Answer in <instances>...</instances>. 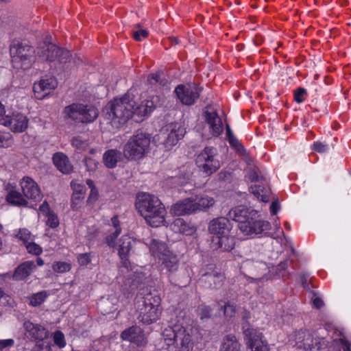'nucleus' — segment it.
<instances>
[{
  "mask_svg": "<svg viewBox=\"0 0 351 351\" xmlns=\"http://www.w3.org/2000/svg\"><path fill=\"white\" fill-rule=\"evenodd\" d=\"M221 309L223 311V314L227 317H232L236 313V306L230 303L221 306Z\"/></svg>",
  "mask_w": 351,
  "mask_h": 351,
  "instance_id": "obj_44",
  "label": "nucleus"
},
{
  "mask_svg": "<svg viewBox=\"0 0 351 351\" xmlns=\"http://www.w3.org/2000/svg\"><path fill=\"white\" fill-rule=\"evenodd\" d=\"M14 345V340L12 339H8L4 340H0V350H3L7 347H11Z\"/></svg>",
  "mask_w": 351,
  "mask_h": 351,
  "instance_id": "obj_57",
  "label": "nucleus"
},
{
  "mask_svg": "<svg viewBox=\"0 0 351 351\" xmlns=\"http://www.w3.org/2000/svg\"><path fill=\"white\" fill-rule=\"evenodd\" d=\"M341 343L343 351H350V343L349 341L341 339Z\"/></svg>",
  "mask_w": 351,
  "mask_h": 351,
  "instance_id": "obj_61",
  "label": "nucleus"
},
{
  "mask_svg": "<svg viewBox=\"0 0 351 351\" xmlns=\"http://www.w3.org/2000/svg\"><path fill=\"white\" fill-rule=\"evenodd\" d=\"M52 159L54 165L62 173L69 174L73 171V166L65 154L60 152L56 153Z\"/></svg>",
  "mask_w": 351,
  "mask_h": 351,
  "instance_id": "obj_26",
  "label": "nucleus"
},
{
  "mask_svg": "<svg viewBox=\"0 0 351 351\" xmlns=\"http://www.w3.org/2000/svg\"><path fill=\"white\" fill-rule=\"evenodd\" d=\"M27 252L34 255H39L42 252L40 246L34 242H28L25 243Z\"/></svg>",
  "mask_w": 351,
  "mask_h": 351,
  "instance_id": "obj_43",
  "label": "nucleus"
},
{
  "mask_svg": "<svg viewBox=\"0 0 351 351\" xmlns=\"http://www.w3.org/2000/svg\"><path fill=\"white\" fill-rule=\"evenodd\" d=\"M313 304L317 308H320L324 306V302L321 298H315L313 300Z\"/></svg>",
  "mask_w": 351,
  "mask_h": 351,
  "instance_id": "obj_60",
  "label": "nucleus"
},
{
  "mask_svg": "<svg viewBox=\"0 0 351 351\" xmlns=\"http://www.w3.org/2000/svg\"><path fill=\"white\" fill-rule=\"evenodd\" d=\"M39 210L43 213H45L46 216L47 215H49V213H53V211H51L50 210V208H49V204L47 203V201H45L40 206L39 208Z\"/></svg>",
  "mask_w": 351,
  "mask_h": 351,
  "instance_id": "obj_58",
  "label": "nucleus"
},
{
  "mask_svg": "<svg viewBox=\"0 0 351 351\" xmlns=\"http://www.w3.org/2000/svg\"><path fill=\"white\" fill-rule=\"evenodd\" d=\"M138 287V281L136 279L132 280V285H130L131 291H133Z\"/></svg>",
  "mask_w": 351,
  "mask_h": 351,
  "instance_id": "obj_63",
  "label": "nucleus"
},
{
  "mask_svg": "<svg viewBox=\"0 0 351 351\" xmlns=\"http://www.w3.org/2000/svg\"><path fill=\"white\" fill-rule=\"evenodd\" d=\"M52 268L55 272L64 273L71 269V266L65 262H57L53 263Z\"/></svg>",
  "mask_w": 351,
  "mask_h": 351,
  "instance_id": "obj_41",
  "label": "nucleus"
},
{
  "mask_svg": "<svg viewBox=\"0 0 351 351\" xmlns=\"http://www.w3.org/2000/svg\"><path fill=\"white\" fill-rule=\"evenodd\" d=\"M162 336L168 351L193 350L191 336L183 327L166 328L162 332Z\"/></svg>",
  "mask_w": 351,
  "mask_h": 351,
  "instance_id": "obj_6",
  "label": "nucleus"
},
{
  "mask_svg": "<svg viewBox=\"0 0 351 351\" xmlns=\"http://www.w3.org/2000/svg\"><path fill=\"white\" fill-rule=\"evenodd\" d=\"M136 207L141 215L152 227L165 225L166 210L160 200L154 195L143 193L137 197Z\"/></svg>",
  "mask_w": 351,
  "mask_h": 351,
  "instance_id": "obj_2",
  "label": "nucleus"
},
{
  "mask_svg": "<svg viewBox=\"0 0 351 351\" xmlns=\"http://www.w3.org/2000/svg\"><path fill=\"white\" fill-rule=\"evenodd\" d=\"M195 213L205 210L214 206L215 201L208 195L193 198Z\"/></svg>",
  "mask_w": 351,
  "mask_h": 351,
  "instance_id": "obj_30",
  "label": "nucleus"
},
{
  "mask_svg": "<svg viewBox=\"0 0 351 351\" xmlns=\"http://www.w3.org/2000/svg\"><path fill=\"white\" fill-rule=\"evenodd\" d=\"M161 105V98L158 95H153L145 100L141 105L136 106V121H141L143 117L149 114L158 106Z\"/></svg>",
  "mask_w": 351,
  "mask_h": 351,
  "instance_id": "obj_16",
  "label": "nucleus"
},
{
  "mask_svg": "<svg viewBox=\"0 0 351 351\" xmlns=\"http://www.w3.org/2000/svg\"><path fill=\"white\" fill-rule=\"evenodd\" d=\"M47 225L51 228H55L59 225V220L57 215L53 212L47 215Z\"/></svg>",
  "mask_w": 351,
  "mask_h": 351,
  "instance_id": "obj_45",
  "label": "nucleus"
},
{
  "mask_svg": "<svg viewBox=\"0 0 351 351\" xmlns=\"http://www.w3.org/2000/svg\"><path fill=\"white\" fill-rule=\"evenodd\" d=\"M136 106V103L133 98L125 94L109 101L104 108L103 112L106 119L123 125L132 117L135 119L137 118Z\"/></svg>",
  "mask_w": 351,
  "mask_h": 351,
  "instance_id": "obj_4",
  "label": "nucleus"
},
{
  "mask_svg": "<svg viewBox=\"0 0 351 351\" xmlns=\"http://www.w3.org/2000/svg\"><path fill=\"white\" fill-rule=\"evenodd\" d=\"M216 149L213 147H206L197 156L196 164L207 176L215 173L220 167L219 161L215 158Z\"/></svg>",
  "mask_w": 351,
  "mask_h": 351,
  "instance_id": "obj_10",
  "label": "nucleus"
},
{
  "mask_svg": "<svg viewBox=\"0 0 351 351\" xmlns=\"http://www.w3.org/2000/svg\"><path fill=\"white\" fill-rule=\"evenodd\" d=\"M35 52L36 50L28 43L19 39H14L10 45L12 63L17 69H30L36 62Z\"/></svg>",
  "mask_w": 351,
  "mask_h": 351,
  "instance_id": "obj_5",
  "label": "nucleus"
},
{
  "mask_svg": "<svg viewBox=\"0 0 351 351\" xmlns=\"http://www.w3.org/2000/svg\"><path fill=\"white\" fill-rule=\"evenodd\" d=\"M295 341L299 348H302L306 351L311 350V342L312 339L309 334L299 331L295 335Z\"/></svg>",
  "mask_w": 351,
  "mask_h": 351,
  "instance_id": "obj_33",
  "label": "nucleus"
},
{
  "mask_svg": "<svg viewBox=\"0 0 351 351\" xmlns=\"http://www.w3.org/2000/svg\"><path fill=\"white\" fill-rule=\"evenodd\" d=\"M257 213L241 205L232 208L228 214L229 219L239 223V228L244 234H261L269 228L268 221L255 219Z\"/></svg>",
  "mask_w": 351,
  "mask_h": 351,
  "instance_id": "obj_3",
  "label": "nucleus"
},
{
  "mask_svg": "<svg viewBox=\"0 0 351 351\" xmlns=\"http://www.w3.org/2000/svg\"><path fill=\"white\" fill-rule=\"evenodd\" d=\"M241 348L237 337L229 334L223 337L219 351H242Z\"/></svg>",
  "mask_w": 351,
  "mask_h": 351,
  "instance_id": "obj_28",
  "label": "nucleus"
},
{
  "mask_svg": "<svg viewBox=\"0 0 351 351\" xmlns=\"http://www.w3.org/2000/svg\"><path fill=\"white\" fill-rule=\"evenodd\" d=\"M169 278L172 284L181 287L188 285L191 280L189 271L186 267L178 269L176 271L169 274Z\"/></svg>",
  "mask_w": 351,
  "mask_h": 351,
  "instance_id": "obj_25",
  "label": "nucleus"
},
{
  "mask_svg": "<svg viewBox=\"0 0 351 351\" xmlns=\"http://www.w3.org/2000/svg\"><path fill=\"white\" fill-rule=\"evenodd\" d=\"M121 337L123 340L129 341L138 346L145 343L143 332L140 327L136 326L124 330L121 334Z\"/></svg>",
  "mask_w": 351,
  "mask_h": 351,
  "instance_id": "obj_22",
  "label": "nucleus"
},
{
  "mask_svg": "<svg viewBox=\"0 0 351 351\" xmlns=\"http://www.w3.org/2000/svg\"><path fill=\"white\" fill-rule=\"evenodd\" d=\"M150 143L151 135L149 134L138 132L124 145L125 158L128 160L142 158L148 152Z\"/></svg>",
  "mask_w": 351,
  "mask_h": 351,
  "instance_id": "obj_7",
  "label": "nucleus"
},
{
  "mask_svg": "<svg viewBox=\"0 0 351 351\" xmlns=\"http://www.w3.org/2000/svg\"><path fill=\"white\" fill-rule=\"evenodd\" d=\"M171 213L176 216L195 213L193 198H185L173 204Z\"/></svg>",
  "mask_w": 351,
  "mask_h": 351,
  "instance_id": "obj_20",
  "label": "nucleus"
},
{
  "mask_svg": "<svg viewBox=\"0 0 351 351\" xmlns=\"http://www.w3.org/2000/svg\"><path fill=\"white\" fill-rule=\"evenodd\" d=\"M209 277L211 279L217 278L219 280L217 285H215V287H217V286H221V282L222 281V276L221 275L213 274V275H209Z\"/></svg>",
  "mask_w": 351,
  "mask_h": 351,
  "instance_id": "obj_62",
  "label": "nucleus"
},
{
  "mask_svg": "<svg viewBox=\"0 0 351 351\" xmlns=\"http://www.w3.org/2000/svg\"><path fill=\"white\" fill-rule=\"evenodd\" d=\"M50 39L51 37L46 36L43 40L38 43L36 48L38 58L48 63L50 69L58 70V66L60 69H62L68 63L77 64L70 51L56 45Z\"/></svg>",
  "mask_w": 351,
  "mask_h": 351,
  "instance_id": "obj_1",
  "label": "nucleus"
},
{
  "mask_svg": "<svg viewBox=\"0 0 351 351\" xmlns=\"http://www.w3.org/2000/svg\"><path fill=\"white\" fill-rule=\"evenodd\" d=\"M152 306L143 305L140 308V313L137 317L140 322L145 324H150L158 319L160 311L158 308L160 303V298L154 300Z\"/></svg>",
  "mask_w": 351,
  "mask_h": 351,
  "instance_id": "obj_14",
  "label": "nucleus"
},
{
  "mask_svg": "<svg viewBox=\"0 0 351 351\" xmlns=\"http://www.w3.org/2000/svg\"><path fill=\"white\" fill-rule=\"evenodd\" d=\"M17 237L22 241L25 242V243H28V241L30 239L31 237V233L27 229H22L20 230Z\"/></svg>",
  "mask_w": 351,
  "mask_h": 351,
  "instance_id": "obj_49",
  "label": "nucleus"
},
{
  "mask_svg": "<svg viewBox=\"0 0 351 351\" xmlns=\"http://www.w3.org/2000/svg\"><path fill=\"white\" fill-rule=\"evenodd\" d=\"M66 117L80 123H91L99 115L98 110L92 105L73 104L65 107Z\"/></svg>",
  "mask_w": 351,
  "mask_h": 351,
  "instance_id": "obj_9",
  "label": "nucleus"
},
{
  "mask_svg": "<svg viewBox=\"0 0 351 351\" xmlns=\"http://www.w3.org/2000/svg\"><path fill=\"white\" fill-rule=\"evenodd\" d=\"M247 347L252 351H269L266 341L263 339V334L254 328H247L243 331Z\"/></svg>",
  "mask_w": 351,
  "mask_h": 351,
  "instance_id": "obj_12",
  "label": "nucleus"
},
{
  "mask_svg": "<svg viewBox=\"0 0 351 351\" xmlns=\"http://www.w3.org/2000/svg\"><path fill=\"white\" fill-rule=\"evenodd\" d=\"M33 351H51L50 344L47 341H37V343L33 348Z\"/></svg>",
  "mask_w": 351,
  "mask_h": 351,
  "instance_id": "obj_46",
  "label": "nucleus"
},
{
  "mask_svg": "<svg viewBox=\"0 0 351 351\" xmlns=\"http://www.w3.org/2000/svg\"><path fill=\"white\" fill-rule=\"evenodd\" d=\"M77 261L81 266H86L91 261L90 254L84 253L80 254L77 256Z\"/></svg>",
  "mask_w": 351,
  "mask_h": 351,
  "instance_id": "obj_48",
  "label": "nucleus"
},
{
  "mask_svg": "<svg viewBox=\"0 0 351 351\" xmlns=\"http://www.w3.org/2000/svg\"><path fill=\"white\" fill-rule=\"evenodd\" d=\"M150 250L154 256H158L160 259L165 256V254L170 253L169 250H167V245L164 242L156 239L152 240L150 243Z\"/></svg>",
  "mask_w": 351,
  "mask_h": 351,
  "instance_id": "obj_32",
  "label": "nucleus"
},
{
  "mask_svg": "<svg viewBox=\"0 0 351 351\" xmlns=\"http://www.w3.org/2000/svg\"><path fill=\"white\" fill-rule=\"evenodd\" d=\"M20 185L23 195L27 199H33L35 202L41 199V194L37 183L30 177H24Z\"/></svg>",
  "mask_w": 351,
  "mask_h": 351,
  "instance_id": "obj_17",
  "label": "nucleus"
},
{
  "mask_svg": "<svg viewBox=\"0 0 351 351\" xmlns=\"http://www.w3.org/2000/svg\"><path fill=\"white\" fill-rule=\"evenodd\" d=\"M84 161L88 171H93L97 167L98 162L92 158H85Z\"/></svg>",
  "mask_w": 351,
  "mask_h": 351,
  "instance_id": "obj_50",
  "label": "nucleus"
},
{
  "mask_svg": "<svg viewBox=\"0 0 351 351\" xmlns=\"http://www.w3.org/2000/svg\"><path fill=\"white\" fill-rule=\"evenodd\" d=\"M36 265L34 261H27L21 263L14 270L12 278L14 280H23L31 275L36 269Z\"/></svg>",
  "mask_w": 351,
  "mask_h": 351,
  "instance_id": "obj_24",
  "label": "nucleus"
},
{
  "mask_svg": "<svg viewBox=\"0 0 351 351\" xmlns=\"http://www.w3.org/2000/svg\"><path fill=\"white\" fill-rule=\"evenodd\" d=\"M217 244L221 251L230 252L234 248L235 242L233 237L225 235L219 237Z\"/></svg>",
  "mask_w": 351,
  "mask_h": 351,
  "instance_id": "obj_36",
  "label": "nucleus"
},
{
  "mask_svg": "<svg viewBox=\"0 0 351 351\" xmlns=\"http://www.w3.org/2000/svg\"><path fill=\"white\" fill-rule=\"evenodd\" d=\"M185 134L186 130L180 123H171L162 128L158 134L153 137L152 141L157 146L161 145L165 150L169 151L184 137Z\"/></svg>",
  "mask_w": 351,
  "mask_h": 351,
  "instance_id": "obj_8",
  "label": "nucleus"
},
{
  "mask_svg": "<svg viewBox=\"0 0 351 351\" xmlns=\"http://www.w3.org/2000/svg\"><path fill=\"white\" fill-rule=\"evenodd\" d=\"M5 199L9 204L13 206H28V201L26 197L16 190H10L8 193Z\"/></svg>",
  "mask_w": 351,
  "mask_h": 351,
  "instance_id": "obj_29",
  "label": "nucleus"
},
{
  "mask_svg": "<svg viewBox=\"0 0 351 351\" xmlns=\"http://www.w3.org/2000/svg\"><path fill=\"white\" fill-rule=\"evenodd\" d=\"M280 209V205L278 201H274L270 206V212L271 215H275Z\"/></svg>",
  "mask_w": 351,
  "mask_h": 351,
  "instance_id": "obj_59",
  "label": "nucleus"
},
{
  "mask_svg": "<svg viewBox=\"0 0 351 351\" xmlns=\"http://www.w3.org/2000/svg\"><path fill=\"white\" fill-rule=\"evenodd\" d=\"M198 315L200 319L207 320L212 317V308L210 306L207 305H200L198 307Z\"/></svg>",
  "mask_w": 351,
  "mask_h": 351,
  "instance_id": "obj_39",
  "label": "nucleus"
},
{
  "mask_svg": "<svg viewBox=\"0 0 351 351\" xmlns=\"http://www.w3.org/2000/svg\"><path fill=\"white\" fill-rule=\"evenodd\" d=\"M147 82L151 85L158 84L161 86H167L168 80L165 77L164 73L162 71L152 73L147 78Z\"/></svg>",
  "mask_w": 351,
  "mask_h": 351,
  "instance_id": "obj_37",
  "label": "nucleus"
},
{
  "mask_svg": "<svg viewBox=\"0 0 351 351\" xmlns=\"http://www.w3.org/2000/svg\"><path fill=\"white\" fill-rule=\"evenodd\" d=\"M252 193L261 199L262 202H268L269 201V196L271 191L269 189L265 187L261 184L255 185L251 187Z\"/></svg>",
  "mask_w": 351,
  "mask_h": 351,
  "instance_id": "obj_35",
  "label": "nucleus"
},
{
  "mask_svg": "<svg viewBox=\"0 0 351 351\" xmlns=\"http://www.w3.org/2000/svg\"><path fill=\"white\" fill-rule=\"evenodd\" d=\"M54 343L60 348H63L65 346L64 337L62 332L56 331L53 337Z\"/></svg>",
  "mask_w": 351,
  "mask_h": 351,
  "instance_id": "obj_47",
  "label": "nucleus"
},
{
  "mask_svg": "<svg viewBox=\"0 0 351 351\" xmlns=\"http://www.w3.org/2000/svg\"><path fill=\"white\" fill-rule=\"evenodd\" d=\"M72 145L78 150H85L88 147V143L81 136H77L72 138Z\"/></svg>",
  "mask_w": 351,
  "mask_h": 351,
  "instance_id": "obj_40",
  "label": "nucleus"
},
{
  "mask_svg": "<svg viewBox=\"0 0 351 351\" xmlns=\"http://www.w3.org/2000/svg\"><path fill=\"white\" fill-rule=\"evenodd\" d=\"M226 135L227 138L234 136L228 124H226Z\"/></svg>",
  "mask_w": 351,
  "mask_h": 351,
  "instance_id": "obj_64",
  "label": "nucleus"
},
{
  "mask_svg": "<svg viewBox=\"0 0 351 351\" xmlns=\"http://www.w3.org/2000/svg\"><path fill=\"white\" fill-rule=\"evenodd\" d=\"M312 148L315 152L324 153L327 150V145H325L322 142L317 141L313 143Z\"/></svg>",
  "mask_w": 351,
  "mask_h": 351,
  "instance_id": "obj_54",
  "label": "nucleus"
},
{
  "mask_svg": "<svg viewBox=\"0 0 351 351\" xmlns=\"http://www.w3.org/2000/svg\"><path fill=\"white\" fill-rule=\"evenodd\" d=\"M291 263V261L287 259L283 262L280 263L277 267L276 270L278 272V274L280 275L282 271H285L289 265Z\"/></svg>",
  "mask_w": 351,
  "mask_h": 351,
  "instance_id": "obj_55",
  "label": "nucleus"
},
{
  "mask_svg": "<svg viewBox=\"0 0 351 351\" xmlns=\"http://www.w3.org/2000/svg\"><path fill=\"white\" fill-rule=\"evenodd\" d=\"M202 90V87L195 84H190L178 85L174 92L182 104L191 106L199 98Z\"/></svg>",
  "mask_w": 351,
  "mask_h": 351,
  "instance_id": "obj_11",
  "label": "nucleus"
},
{
  "mask_svg": "<svg viewBox=\"0 0 351 351\" xmlns=\"http://www.w3.org/2000/svg\"><path fill=\"white\" fill-rule=\"evenodd\" d=\"M228 140L230 145L234 147L238 152H239L241 154H245V148L234 136L228 138Z\"/></svg>",
  "mask_w": 351,
  "mask_h": 351,
  "instance_id": "obj_42",
  "label": "nucleus"
},
{
  "mask_svg": "<svg viewBox=\"0 0 351 351\" xmlns=\"http://www.w3.org/2000/svg\"><path fill=\"white\" fill-rule=\"evenodd\" d=\"M306 91L304 88H298L294 93V99L297 103H301L304 101L303 96L306 95Z\"/></svg>",
  "mask_w": 351,
  "mask_h": 351,
  "instance_id": "obj_51",
  "label": "nucleus"
},
{
  "mask_svg": "<svg viewBox=\"0 0 351 351\" xmlns=\"http://www.w3.org/2000/svg\"><path fill=\"white\" fill-rule=\"evenodd\" d=\"M161 260L163 268H165L169 274L176 271L178 269V259L172 253L165 254Z\"/></svg>",
  "mask_w": 351,
  "mask_h": 351,
  "instance_id": "obj_31",
  "label": "nucleus"
},
{
  "mask_svg": "<svg viewBox=\"0 0 351 351\" xmlns=\"http://www.w3.org/2000/svg\"><path fill=\"white\" fill-rule=\"evenodd\" d=\"M247 178L251 182L259 181L258 169H256L255 168H250L247 171Z\"/></svg>",
  "mask_w": 351,
  "mask_h": 351,
  "instance_id": "obj_52",
  "label": "nucleus"
},
{
  "mask_svg": "<svg viewBox=\"0 0 351 351\" xmlns=\"http://www.w3.org/2000/svg\"><path fill=\"white\" fill-rule=\"evenodd\" d=\"M1 124L8 126L14 132H23L28 126L27 118L21 113H13L1 119Z\"/></svg>",
  "mask_w": 351,
  "mask_h": 351,
  "instance_id": "obj_13",
  "label": "nucleus"
},
{
  "mask_svg": "<svg viewBox=\"0 0 351 351\" xmlns=\"http://www.w3.org/2000/svg\"><path fill=\"white\" fill-rule=\"evenodd\" d=\"M156 298H160L158 295H153L152 293H149L144 297L143 304L147 306H152L154 304V300Z\"/></svg>",
  "mask_w": 351,
  "mask_h": 351,
  "instance_id": "obj_53",
  "label": "nucleus"
},
{
  "mask_svg": "<svg viewBox=\"0 0 351 351\" xmlns=\"http://www.w3.org/2000/svg\"><path fill=\"white\" fill-rule=\"evenodd\" d=\"M230 228V221L226 217L214 219L210 221L208 226V231L210 234L221 235V237L227 235Z\"/></svg>",
  "mask_w": 351,
  "mask_h": 351,
  "instance_id": "obj_21",
  "label": "nucleus"
},
{
  "mask_svg": "<svg viewBox=\"0 0 351 351\" xmlns=\"http://www.w3.org/2000/svg\"><path fill=\"white\" fill-rule=\"evenodd\" d=\"M124 158V151L121 152L117 149H109L103 156L104 165L110 169L115 167L117 162L122 161Z\"/></svg>",
  "mask_w": 351,
  "mask_h": 351,
  "instance_id": "obj_27",
  "label": "nucleus"
},
{
  "mask_svg": "<svg viewBox=\"0 0 351 351\" xmlns=\"http://www.w3.org/2000/svg\"><path fill=\"white\" fill-rule=\"evenodd\" d=\"M204 117L206 123L209 125L213 136H219L223 132V128L221 119L217 112L206 111Z\"/></svg>",
  "mask_w": 351,
  "mask_h": 351,
  "instance_id": "obj_23",
  "label": "nucleus"
},
{
  "mask_svg": "<svg viewBox=\"0 0 351 351\" xmlns=\"http://www.w3.org/2000/svg\"><path fill=\"white\" fill-rule=\"evenodd\" d=\"M148 34L149 33L146 29H140L139 31L134 32L133 33V38L134 40L140 41L141 40V36L143 38H147L148 36Z\"/></svg>",
  "mask_w": 351,
  "mask_h": 351,
  "instance_id": "obj_56",
  "label": "nucleus"
},
{
  "mask_svg": "<svg viewBox=\"0 0 351 351\" xmlns=\"http://www.w3.org/2000/svg\"><path fill=\"white\" fill-rule=\"evenodd\" d=\"M85 192L82 186L74 190L71 197V208L73 210L79 209L83 203Z\"/></svg>",
  "mask_w": 351,
  "mask_h": 351,
  "instance_id": "obj_34",
  "label": "nucleus"
},
{
  "mask_svg": "<svg viewBox=\"0 0 351 351\" xmlns=\"http://www.w3.org/2000/svg\"><path fill=\"white\" fill-rule=\"evenodd\" d=\"M25 335L36 341H42L48 337V331L40 324H34L29 321L23 323Z\"/></svg>",
  "mask_w": 351,
  "mask_h": 351,
  "instance_id": "obj_18",
  "label": "nucleus"
},
{
  "mask_svg": "<svg viewBox=\"0 0 351 351\" xmlns=\"http://www.w3.org/2000/svg\"><path fill=\"white\" fill-rule=\"evenodd\" d=\"M47 297L46 291H43L32 295L29 298L30 304L33 306L40 305Z\"/></svg>",
  "mask_w": 351,
  "mask_h": 351,
  "instance_id": "obj_38",
  "label": "nucleus"
},
{
  "mask_svg": "<svg viewBox=\"0 0 351 351\" xmlns=\"http://www.w3.org/2000/svg\"><path fill=\"white\" fill-rule=\"evenodd\" d=\"M58 82L53 77L43 78L38 82H35L33 86V90L35 96L38 99H42L50 93L56 88Z\"/></svg>",
  "mask_w": 351,
  "mask_h": 351,
  "instance_id": "obj_15",
  "label": "nucleus"
},
{
  "mask_svg": "<svg viewBox=\"0 0 351 351\" xmlns=\"http://www.w3.org/2000/svg\"><path fill=\"white\" fill-rule=\"evenodd\" d=\"M134 241L128 235H123L119 241L118 251L121 259V263L125 268L130 266L129 256L132 250V243Z\"/></svg>",
  "mask_w": 351,
  "mask_h": 351,
  "instance_id": "obj_19",
  "label": "nucleus"
}]
</instances>
